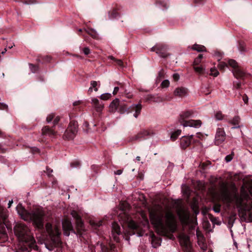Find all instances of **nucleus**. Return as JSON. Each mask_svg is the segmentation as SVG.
Returning a JSON list of instances; mask_svg holds the SVG:
<instances>
[{
	"mask_svg": "<svg viewBox=\"0 0 252 252\" xmlns=\"http://www.w3.org/2000/svg\"><path fill=\"white\" fill-rule=\"evenodd\" d=\"M150 218L152 223L160 235H165L167 229L172 232H174L176 229L175 216L169 211L165 213V224L163 221V213L161 211H150Z\"/></svg>",
	"mask_w": 252,
	"mask_h": 252,
	"instance_id": "nucleus-1",
	"label": "nucleus"
},
{
	"mask_svg": "<svg viewBox=\"0 0 252 252\" xmlns=\"http://www.w3.org/2000/svg\"><path fill=\"white\" fill-rule=\"evenodd\" d=\"M14 232L20 241L19 250L17 252L27 251L32 249L37 250L34 239L29 228L24 224L19 223L14 227Z\"/></svg>",
	"mask_w": 252,
	"mask_h": 252,
	"instance_id": "nucleus-2",
	"label": "nucleus"
},
{
	"mask_svg": "<svg viewBox=\"0 0 252 252\" xmlns=\"http://www.w3.org/2000/svg\"><path fill=\"white\" fill-rule=\"evenodd\" d=\"M18 214L24 220L31 221L37 228H43L45 216L43 210L41 208H36L28 211L25 210L21 204H18L16 207Z\"/></svg>",
	"mask_w": 252,
	"mask_h": 252,
	"instance_id": "nucleus-3",
	"label": "nucleus"
},
{
	"mask_svg": "<svg viewBox=\"0 0 252 252\" xmlns=\"http://www.w3.org/2000/svg\"><path fill=\"white\" fill-rule=\"evenodd\" d=\"M248 189V191L243 187L241 189L240 196H239L236 193H232L225 191L222 194V199L227 203H234L238 208H243L244 207L243 200L248 199L249 193L252 196V182Z\"/></svg>",
	"mask_w": 252,
	"mask_h": 252,
	"instance_id": "nucleus-4",
	"label": "nucleus"
},
{
	"mask_svg": "<svg viewBox=\"0 0 252 252\" xmlns=\"http://www.w3.org/2000/svg\"><path fill=\"white\" fill-rule=\"evenodd\" d=\"M177 214L182 223L184 224L190 223V228L194 229L196 222L195 220L189 219V213L188 209L181 206L177 210Z\"/></svg>",
	"mask_w": 252,
	"mask_h": 252,
	"instance_id": "nucleus-5",
	"label": "nucleus"
},
{
	"mask_svg": "<svg viewBox=\"0 0 252 252\" xmlns=\"http://www.w3.org/2000/svg\"><path fill=\"white\" fill-rule=\"evenodd\" d=\"M46 230L53 242L55 244L58 245L60 242L59 236L61 234L58 225L56 224L52 226L49 223H47L46 224Z\"/></svg>",
	"mask_w": 252,
	"mask_h": 252,
	"instance_id": "nucleus-6",
	"label": "nucleus"
},
{
	"mask_svg": "<svg viewBox=\"0 0 252 252\" xmlns=\"http://www.w3.org/2000/svg\"><path fill=\"white\" fill-rule=\"evenodd\" d=\"M77 127L78 125L76 122H71L65 131L63 138L68 140L73 139L77 132Z\"/></svg>",
	"mask_w": 252,
	"mask_h": 252,
	"instance_id": "nucleus-7",
	"label": "nucleus"
},
{
	"mask_svg": "<svg viewBox=\"0 0 252 252\" xmlns=\"http://www.w3.org/2000/svg\"><path fill=\"white\" fill-rule=\"evenodd\" d=\"M152 51L156 52L160 57L166 58L168 54L167 53L168 48L166 45L158 44L152 48Z\"/></svg>",
	"mask_w": 252,
	"mask_h": 252,
	"instance_id": "nucleus-8",
	"label": "nucleus"
},
{
	"mask_svg": "<svg viewBox=\"0 0 252 252\" xmlns=\"http://www.w3.org/2000/svg\"><path fill=\"white\" fill-rule=\"evenodd\" d=\"M226 138L225 132L222 128H218L215 137L214 142L215 145H219L222 144Z\"/></svg>",
	"mask_w": 252,
	"mask_h": 252,
	"instance_id": "nucleus-9",
	"label": "nucleus"
},
{
	"mask_svg": "<svg viewBox=\"0 0 252 252\" xmlns=\"http://www.w3.org/2000/svg\"><path fill=\"white\" fill-rule=\"evenodd\" d=\"M71 215H72V217L76 220V226L77 229L80 231L83 230L84 223L81 219L80 215L76 211L74 210L71 212Z\"/></svg>",
	"mask_w": 252,
	"mask_h": 252,
	"instance_id": "nucleus-10",
	"label": "nucleus"
},
{
	"mask_svg": "<svg viewBox=\"0 0 252 252\" xmlns=\"http://www.w3.org/2000/svg\"><path fill=\"white\" fill-rule=\"evenodd\" d=\"M181 124L184 127L189 126L195 128L199 127L201 125V122L200 120H190L187 121L181 122Z\"/></svg>",
	"mask_w": 252,
	"mask_h": 252,
	"instance_id": "nucleus-11",
	"label": "nucleus"
},
{
	"mask_svg": "<svg viewBox=\"0 0 252 252\" xmlns=\"http://www.w3.org/2000/svg\"><path fill=\"white\" fill-rule=\"evenodd\" d=\"M62 225L64 234L67 236H69L70 231H73L70 221L67 219H64L63 221Z\"/></svg>",
	"mask_w": 252,
	"mask_h": 252,
	"instance_id": "nucleus-12",
	"label": "nucleus"
},
{
	"mask_svg": "<svg viewBox=\"0 0 252 252\" xmlns=\"http://www.w3.org/2000/svg\"><path fill=\"white\" fill-rule=\"evenodd\" d=\"M149 135V132L145 129L141 130L139 133H138L136 135L132 136L129 141H133L134 140H141L142 139L145 138V136Z\"/></svg>",
	"mask_w": 252,
	"mask_h": 252,
	"instance_id": "nucleus-13",
	"label": "nucleus"
},
{
	"mask_svg": "<svg viewBox=\"0 0 252 252\" xmlns=\"http://www.w3.org/2000/svg\"><path fill=\"white\" fill-rule=\"evenodd\" d=\"M121 233V228L119 225L116 223L114 222L112 224V234L113 236V238L116 242L119 241V238L118 237Z\"/></svg>",
	"mask_w": 252,
	"mask_h": 252,
	"instance_id": "nucleus-14",
	"label": "nucleus"
},
{
	"mask_svg": "<svg viewBox=\"0 0 252 252\" xmlns=\"http://www.w3.org/2000/svg\"><path fill=\"white\" fill-rule=\"evenodd\" d=\"M193 136V135H191L190 136H184L182 137L180 145L183 149H186L190 144Z\"/></svg>",
	"mask_w": 252,
	"mask_h": 252,
	"instance_id": "nucleus-15",
	"label": "nucleus"
},
{
	"mask_svg": "<svg viewBox=\"0 0 252 252\" xmlns=\"http://www.w3.org/2000/svg\"><path fill=\"white\" fill-rule=\"evenodd\" d=\"M188 90L184 87H180L176 88L174 92V94L176 96L183 97L187 95Z\"/></svg>",
	"mask_w": 252,
	"mask_h": 252,
	"instance_id": "nucleus-16",
	"label": "nucleus"
},
{
	"mask_svg": "<svg viewBox=\"0 0 252 252\" xmlns=\"http://www.w3.org/2000/svg\"><path fill=\"white\" fill-rule=\"evenodd\" d=\"M128 205L127 203H126V202L120 203L119 209L120 211H121V213H120L119 214L118 213L117 215H119L121 218H122V217H121L120 216L122 215H124L126 218H127V216L126 215V211L128 209Z\"/></svg>",
	"mask_w": 252,
	"mask_h": 252,
	"instance_id": "nucleus-17",
	"label": "nucleus"
},
{
	"mask_svg": "<svg viewBox=\"0 0 252 252\" xmlns=\"http://www.w3.org/2000/svg\"><path fill=\"white\" fill-rule=\"evenodd\" d=\"M42 134L45 135H48L50 137L54 136L56 132L48 126H45L42 129Z\"/></svg>",
	"mask_w": 252,
	"mask_h": 252,
	"instance_id": "nucleus-18",
	"label": "nucleus"
},
{
	"mask_svg": "<svg viewBox=\"0 0 252 252\" xmlns=\"http://www.w3.org/2000/svg\"><path fill=\"white\" fill-rule=\"evenodd\" d=\"M130 108H131V111H134L135 113L133 116L135 118H137L138 116L139 115L141 112V110L142 108V105L140 103H138L137 104H132Z\"/></svg>",
	"mask_w": 252,
	"mask_h": 252,
	"instance_id": "nucleus-19",
	"label": "nucleus"
},
{
	"mask_svg": "<svg viewBox=\"0 0 252 252\" xmlns=\"http://www.w3.org/2000/svg\"><path fill=\"white\" fill-rule=\"evenodd\" d=\"M91 103L98 112L100 111L103 107V105L96 98H92Z\"/></svg>",
	"mask_w": 252,
	"mask_h": 252,
	"instance_id": "nucleus-20",
	"label": "nucleus"
},
{
	"mask_svg": "<svg viewBox=\"0 0 252 252\" xmlns=\"http://www.w3.org/2000/svg\"><path fill=\"white\" fill-rule=\"evenodd\" d=\"M234 76L237 78H242L245 75V72L240 67H236L233 70Z\"/></svg>",
	"mask_w": 252,
	"mask_h": 252,
	"instance_id": "nucleus-21",
	"label": "nucleus"
},
{
	"mask_svg": "<svg viewBox=\"0 0 252 252\" xmlns=\"http://www.w3.org/2000/svg\"><path fill=\"white\" fill-rule=\"evenodd\" d=\"M180 243L184 245V246H186L188 247L189 244V237L185 234H181L180 236Z\"/></svg>",
	"mask_w": 252,
	"mask_h": 252,
	"instance_id": "nucleus-22",
	"label": "nucleus"
},
{
	"mask_svg": "<svg viewBox=\"0 0 252 252\" xmlns=\"http://www.w3.org/2000/svg\"><path fill=\"white\" fill-rule=\"evenodd\" d=\"M194 114V112L192 110H189L184 112L180 116L181 120L180 122L183 121H186L185 119H187L192 117Z\"/></svg>",
	"mask_w": 252,
	"mask_h": 252,
	"instance_id": "nucleus-23",
	"label": "nucleus"
},
{
	"mask_svg": "<svg viewBox=\"0 0 252 252\" xmlns=\"http://www.w3.org/2000/svg\"><path fill=\"white\" fill-rule=\"evenodd\" d=\"M120 102V101L119 99L116 98L110 103L109 106L112 111H118Z\"/></svg>",
	"mask_w": 252,
	"mask_h": 252,
	"instance_id": "nucleus-24",
	"label": "nucleus"
},
{
	"mask_svg": "<svg viewBox=\"0 0 252 252\" xmlns=\"http://www.w3.org/2000/svg\"><path fill=\"white\" fill-rule=\"evenodd\" d=\"M129 107L126 105V103L124 101H120V104H119V108L118 111L121 113L123 114L125 113V112L127 111Z\"/></svg>",
	"mask_w": 252,
	"mask_h": 252,
	"instance_id": "nucleus-25",
	"label": "nucleus"
},
{
	"mask_svg": "<svg viewBox=\"0 0 252 252\" xmlns=\"http://www.w3.org/2000/svg\"><path fill=\"white\" fill-rule=\"evenodd\" d=\"M240 118L238 116L234 117L230 121L229 123L234 125V126L232 128H237L240 127Z\"/></svg>",
	"mask_w": 252,
	"mask_h": 252,
	"instance_id": "nucleus-26",
	"label": "nucleus"
},
{
	"mask_svg": "<svg viewBox=\"0 0 252 252\" xmlns=\"http://www.w3.org/2000/svg\"><path fill=\"white\" fill-rule=\"evenodd\" d=\"M191 49L199 52L206 51V48L204 46L198 44H194Z\"/></svg>",
	"mask_w": 252,
	"mask_h": 252,
	"instance_id": "nucleus-27",
	"label": "nucleus"
},
{
	"mask_svg": "<svg viewBox=\"0 0 252 252\" xmlns=\"http://www.w3.org/2000/svg\"><path fill=\"white\" fill-rule=\"evenodd\" d=\"M86 32L90 35L93 38H96L97 37V33L96 31L93 29H89L88 30H84Z\"/></svg>",
	"mask_w": 252,
	"mask_h": 252,
	"instance_id": "nucleus-28",
	"label": "nucleus"
},
{
	"mask_svg": "<svg viewBox=\"0 0 252 252\" xmlns=\"http://www.w3.org/2000/svg\"><path fill=\"white\" fill-rule=\"evenodd\" d=\"M90 223L92 226L94 228H97L102 225V220L97 221L95 220H91L90 221Z\"/></svg>",
	"mask_w": 252,
	"mask_h": 252,
	"instance_id": "nucleus-29",
	"label": "nucleus"
},
{
	"mask_svg": "<svg viewBox=\"0 0 252 252\" xmlns=\"http://www.w3.org/2000/svg\"><path fill=\"white\" fill-rule=\"evenodd\" d=\"M195 71L199 74H205V69L204 67L202 66H194L193 67Z\"/></svg>",
	"mask_w": 252,
	"mask_h": 252,
	"instance_id": "nucleus-30",
	"label": "nucleus"
},
{
	"mask_svg": "<svg viewBox=\"0 0 252 252\" xmlns=\"http://www.w3.org/2000/svg\"><path fill=\"white\" fill-rule=\"evenodd\" d=\"M128 226L131 229H136L138 228V224L133 220L128 221Z\"/></svg>",
	"mask_w": 252,
	"mask_h": 252,
	"instance_id": "nucleus-31",
	"label": "nucleus"
},
{
	"mask_svg": "<svg viewBox=\"0 0 252 252\" xmlns=\"http://www.w3.org/2000/svg\"><path fill=\"white\" fill-rule=\"evenodd\" d=\"M97 85V82L95 81H92L91 82V87L89 88L88 91L92 92L93 91V88H94V90L96 92L98 91V89L96 87Z\"/></svg>",
	"mask_w": 252,
	"mask_h": 252,
	"instance_id": "nucleus-32",
	"label": "nucleus"
},
{
	"mask_svg": "<svg viewBox=\"0 0 252 252\" xmlns=\"http://www.w3.org/2000/svg\"><path fill=\"white\" fill-rule=\"evenodd\" d=\"M181 130H177L172 133L171 135V139L172 140H175L177 139V137L181 134Z\"/></svg>",
	"mask_w": 252,
	"mask_h": 252,
	"instance_id": "nucleus-33",
	"label": "nucleus"
},
{
	"mask_svg": "<svg viewBox=\"0 0 252 252\" xmlns=\"http://www.w3.org/2000/svg\"><path fill=\"white\" fill-rule=\"evenodd\" d=\"M228 63L230 66L233 68V69L238 67L237 62L234 60H229L228 61Z\"/></svg>",
	"mask_w": 252,
	"mask_h": 252,
	"instance_id": "nucleus-34",
	"label": "nucleus"
},
{
	"mask_svg": "<svg viewBox=\"0 0 252 252\" xmlns=\"http://www.w3.org/2000/svg\"><path fill=\"white\" fill-rule=\"evenodd\" d=\"M219 74V71L215 67H213L210 69V75L217 77Z\"/></svg>",
	"mask_w": 252,
	"mask_h": 252,
	"instance_id": "nucleus-35",
	"label": "nucleus"
},
{
	"mask_svg": "<svg viewBox=\"0 0 252 252\" xmlns=\"http://www.w3.org/2000/svg\"><path fill=\"white\" fill-rule=\"evenodd\" d=\"M215 117L217 120H222L224 118V115H222L221 112H217L215 115Z\"/></svg>",
	"mask_w": 252,
	"mask_h": 252,
	"instance_id": "nucleus-36",
	"label": "nucleus"
},
{
	"mask_svg": "<svg viewBox=\"0 0 252 252\" xmlns=\"http://www.w3.org/2000/svg\"><path fill=\"white\" fill-rule=\"evenodd\" d=\"M202 57L203 56L202 54H199L198 55V57H197L194 61V66H196L200 63Z\"/></svg>",
	"mask_w": 252,
	"mask_h": 252,
	"instance_id": "nucleus-37",
	"label": "nucleus"
},
{
	"mask_svg": "<svg viewBox=\"0 0 252 252\" xmlns=\"http://www.w3.org/2000/svg\"><path fill=\"white\" fill-rule=\"evenodd\" d=\"M111 96V94L110 93H105L100 95V98L102 100H107Z\"/></svg>",
	"mask_w": 252,
	"mask_h": 252,
	"instance_id": "nucleus-38",
	"label": "nucleus"
},
{
	"mask_svg": "<svg viewBox=\"0 0 252 252\" xmlns=\"http://www.w3.org/2000/svg\"><path fill=\"white\" fill-rule=\"evenodd\" d=\"M0 216L4 220L7 218V215L5 213L4 210L1 207H0Z\"/></svg>",
	"mask_w": 252,
	"mask_h": 252,
	"instance_id": "nucleus-39",
	"label": "nucleus"
},
{
	"mask_svg": "<svg viewBox=\"0 0 252 252\" xmlns=\"http://www.w3.org/2000/svg\"><path fill=\"white\" fill-rule=\"evenodd\" d=\"M233 156H234V153H233V152H232V153L231 154L228 155L225 157V160L226 161V162H230L233 159Z\"/></svg>",
	"mask_w": 252,
	"mask_h": 252,
	"instance_id": "nucleus-40",
	"label": "nucleus"
},
{
	"mask_svg": "<svg viewBox=\"0 0 252 252\" xmlns=\"http://www.w3.org/2000/svg\"><path fill=\"white\" fill-rule=\"evenodd\" d=\"M55 116L54 114H53V113L49 114L47 116V118H46L47 122L48 123H50L54 119Z\"/></svg>",
	"mask_w": 252,
	"mask_h": 252,
	"instance_id": "nucleus-41",
	"label": "nucleus"
},
{
	"mask_svg": "<svg viewBox=\"0 0 252 252\" xmlns=\"http://www.w3.org/2000/svg\"><path fill=\"white\" fill-rule=\"evenodd\" d=\"M170 82L168 80H164L161 83V86L162 88H167L169 87Z\"/></svg>",
	"mask_w": 252,
	"mask_h": 252,
	"instance_id": "nucleus-42",
	"label": "nucleus"
},
{
	"mask_svg": "<svg viewBox=\"0 0 252 252\" xmlns=\"http://www.w3.org/2000/svg\"><path fill=\"white\" fill-rule=\"evenodd\" d=\"M227 66V63L224 62H220L219 64V67L220 69H223Z\"/></svg>",
	"mask_w": 252,
	"mask_h": 252,
	"instance_id": "nucleus-43",
	"label": "nucleus"
},
{
	"mask_svg": "<svg viewBox=\"0 0 252 252\" xmlns=\"http://www.w3.org/2000/svg\"><path fill=\"white\" fill-rule=\"evenodd\" d=\"M30 68L32 73H35L38 70V67L32 64H30Z\"/></svg>",
	"mask_w": 252,
	"mask_h": 252,
	"instance_id": "nucleus-44",
	"label": "nucleus"
},
{
	"mask_svg": "<svg viewBox=\"0 0 252 252\" xmlns=\"http://www.w3.org/2000/svg\"><path fill=\"white\" fill-rule=\"evenodd\" d=\"M211 220L214 224H216L217 225H220L221 222L217 218H212L211 219Z\"/></svg>",
	"mask_w": 252,
	"mask_h": 252,
	"instance_id": "nucleus-45",
	"label": "nucleus"
},
{
	"mask_svg": "<svg viewBox=\"0 0 252 252\" xmlns=\"http://www.w3.org/2000/svg\"><path fill=\"white\" fill-rule=\"evenodd\" d=\"M0 109L8 110V105L4 103H0Z\"/></svg>",
	"mask_w": 252,
	"mask_h": 252,
	"instance_id": "nucleus-46",
	"label": "nucleus"
},
{
	"mask_svg": "<svg viewBox=\"0 0 252 252\" xmlns=\"http://www.w3.org/2000/svg\"><path fill=\"white\" fill-rule=\"evenodd\" d=\"M82 51L84 54L86 55H88L91 53L90 49L88 47L84 48Z\"/></svg>",
	"mask_w": 252,
	"mask_h": 252,
	"instance_id": "nucleus-47",
	"label": "nucleus"
},
{
	"mask_svg": "<svg viewBox=\"0 0 252 252\" xmlns=\"http://www.w3.org/2000/svg\"><path fill=\"white\" fill-rule=\"evenodd\" d=\"M100 248H101V251H102V252H108V249L107 248L103 245V244H101L99 246Z\"/></svg>",
	"mask_w": 252,
	"mask_h": 252,
	"instance_id": "nucleus-48",
	"label": "nucleus"
},
{
	"mask_svg": "<svg viewBox=\"0 0 252 252\" xmlns=\"http://www.w3.org/2000/svg\"><path fill=\"white\" fill-rule=\"evenodd\" d=\"M196 234L198 239H201L203 238V235L201 232L198 230L196 229Z\"/></svg>",
	"mask_w": 252,
	"mask_h": 252,
	"instance_id": "nucleus-49",
	"label": "nucleus"
},
{
	"mask_svg": "<svg viewBox=\"0 0 252 252\" xmlns=\"http://www.w3.org/2000/svg\"><path fill=\"white\" fill-rule=\"evenodd\" d=\"M60 120V118L59 116H57L54 119H53V124H54V125L55 126L56 125L58 122H59Z\"/></svg>",
	"mask_w": 252,
	"mask_h": 252,
	"instance_id": "nucleus-50",
	"label": "nucleus"
},
{
	"mask_svg": "<svg viewBox=\"0 0 252 252\" xmlns=\"http://www.w3.org/2000/svg\"><path fill=\"white\" fill-rule=\"evenodd\" d=\"M243 101H244L245 103L246 104L248 103L249 98L247 95H244L243 96Z\"/></svg>",
	"mask_w": 252,
	"mask_h": 252,
	"instance_id": "nucleus-51",
	"label": "nucleus"
},
{
	"mask_svg": "<svg viewBox=\"0 0 252 252\" xmlns=\"http://www.w3.org/2000/svg\"><path fill=\"white\" fill-rule=\"evenodd\" d=\"M115 62L117 63V64L121 66H123V62L121 60H115Z\"/></svg>",
	"mask_w": 252,
	"mask_h": 252,
	"instance_id": "nucleus-52",
	"label": "nucleus"
},
{
	"mask_svg": "<svg viewBox=\"0 0 252 252\" xmlns=\"http://www.w3.org/2000/svg\"><path fill=\"white\" fill-rule=\"evenodd\" d=\"M119 90V87H115L114 89L113 92V94L114 95L118 93Z\"/></svg>",
	"mask_w": 252,
	"mask_h": 252,
	"instance_id": "nucleus-53",
	"label": "nucleus"
},
{
	"mask_svg": "<svg viewBox=\"0 0 252 252\" xmlns=\"http://www.w3.org/2000/svg\"><path fill=\"white\" fill-rule=\"evenodd\" d=\"M173 77L175 80H178L180 77L179 74H174Z\"/></svg>",
	"mask_w": 252,
	"mask_h": 252,
	"instance_id": "nucleus-54",
	"label": "nucleus"
},
{
	"mask_svg": "<svg viewBox=\"0 0 252 252\" xmlns=\"http://www.w3.org/2000/svg\"><path fill=\"white\" fill-rule=\"evenodd\" d=\"M123 171L122 170H118L114 172L115 174L120 175L122 174Z\"/></svg>",
	"mask_w": 252,
	"mask_h": 252,
	"instance_id": "nucleus-55",
	"label": "nucleus"
},
{
	"mask_svg": "<svg viewBox=\"0 0 252 252\" xmlns=\"http://www.w3.org/2000/svg\"><path fill=\"white\" fill-rule=\"evenodd\" d=\"M214 211L216 213H219L220 211V209L219 207H215L214 208Z\"/></svg>",
	"mask_w": 252,
	"mask_h": 252,
	"instance_id": "nucleus-56",
	"label": "nucleus"
},
{
	"mask_svg": "<svg viewBox=\"0 0 252 252\" xmlns=\"http://www.w3.org/2000/svg\"><path fill=\"white\" fill-rule=\"evenodd\" d=\"M52 172H53V170L52 169H49V168H47V174H48V176H50L51 173Z\"/></svg>",
	"mask_w": 252,
	"mask_h": 252,
	"instance_id": "nucleus-57",
	"label": "nucleus"
},
{
	"mask_svg": "<svg viewBox=\"0 0 252 252\" xmlns=\"http://www.w3.org/2000/svg\"><path fill=\"white\" fill-rule=\"evenodd\" d=\"M13 201V200H11L9 201V202L8 203V208H9L11 207Z\"/></svg>",
	"mask_w": 252,
	"mask_h": 252,
	"instance_id": "nucleus-58",
	"label": "nucleus"
},
{
	"mask_svg": "<svg viewBox=\"0 0 252 252\" xmlns=\"http://www.w3.org/2000/svg\"><path fill=\"white\" fill-rule=\"evenodd\" d=\"M196 136L199 138H201V137L203 136L202 134L199 133H196Z\"/></svg>",
	"mask_w": 252,
	"mask_h": 252,
	"instance_id": "nucleus-59",
	"label": "nucleus"
},
{
	"mask_svg": "<svg viewBox=\"0 0 252 252\" xmlns=\"http://www.w3.org/2000/svg\"><path fill=\"white\" fill-rule=\"evenodd\" d=\"M162 100V98L160 97H158V99L157 100H154V101H156V102H160Z\"/></svg>",
	"mask_w": 252,
	"mask_h": 252,
	"instance_id": "nucleus-60",
	"label": "nucleus"
},
{
	"mask_svg": "<svg viewBox=\"0 0 252 252\" xmlns=\"http://www.w3.org/2000/svg\"><path fill=\"white\" fill-rule=\"evenodd\" d=\"M109 59L112 60H114V61H115V60H116V59H115L113 56H109Z\"/></svg>",
	"mask_w": 252,
	"mask_h": 252,
	"instance_id": "nucleus-61",
	"label": "nucleus"
},
{
	"mask_svg": "<svg viewBox=\"0 0 252 252\" xmlns=\"http://www.w3.org/2000/svg\"><path fill=\"white\" fill-rule=\"evenodd\" d=\"M79 101H75L73 103V105H77L78 104H79Z\"/></svg>",
	"mask_w": 252,
	"mask_h": 252,
	"instance_id": "nucleus-62",
	"label": "nucleus"
},
{
	"mask_svg": "<svg viewBox=\"0 0 252 252\" xmlns=\"http://www.w3.org/2000/svg\"><path fill=\"white\" fill-rule=\"evenodd\" d=\"M136 159L137 160V161H139L140 160V157H139V156H137L136 158Z\"/></svg>",
	"mask_w": 252,
	"mask_h": 252,
	"instance_id": "nucleus-63",
	"label": "nucleus"
},
{
	"mask_svg": "<svg viewBox=\"0 0 252 252\" xmlns=\"http://www.w3.org/2000/svg\"><path fill=\"white\" fill-rule=\"evenodd\" d=\"M221 55H220L219 54V56L218 58H217L218 60V61H220V59H221Z\"/></svg>",
	"mask_w": 252,
	"mask_h": 252,
	"instance_id": "nucleus-64",
	"label": "nucleus"
}]
</instances>
